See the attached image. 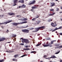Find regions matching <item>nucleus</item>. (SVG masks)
<instances>
[{"mask_svg":"<svg viewBox=\"0 0 62 62\" xmlns=\"http://www.w3.org/2000/svg\"><path fill=\"white\" fill-rule=\"evenodd\" d=\"M45 26L40 27L38 28H37L35 29H36V30H37L35 31H32V32H37L38 31H39V29H40V30H41L42 29H45Z\"/></svg>","mask_w":62,"mask_h":62,"instance_id":"f257e3e1","label":"nucleus"},{"mask_svg":"<svg viewBox=\"0 0 62 62\" xmlns=\"http://www.w3.org/2000/svg\"><path fill=\"white\" fill-rule=\"evenodd\" d=\"M56 40H53V41H51V43L50 44V43H49L48 45H43V46L44 47H48V46H49L50 47H52L53 46L51 44H54V42H55Z\"/></svg>","mask_w":62,"mask_h":62,"instance_id":"f03ea898","label":"nucleus"},{"mask_svg":"<svg viewBox=\"0 0 62 62\" xmlns=\"http://www.w3.org/2000/svg\"><path fill=\"white\" fill-rule=\"evenodd\" d=\"M23 23H12V25H15V26H17L18 24H23Z\"/></svg>","mask_w":62,"mask_h":62,"instance_id":"7ed1b4c3","label":"nucleus"},{"mask_svg":"<svg viewBox=\"0 0 62 62\" xmlns=\"http://www.w3.org/2000/svg\"><path fill=\"white\" fill-rule=\"evenodd\" d=\"M22 32H24V33H28L29 32V30L26 29H22Z\"/></svg>","mask_w":62,"mask_h":62,"instance_id":"20e7f679","label":"nucleus"},{"mask_svg":"<svg viewBox=\"0 0 62 62\" xmlns=\"http://www.w3.org/2000/svg\"><path fill=\"white\" fill-rule=\"evenodd\" d=\"M12 22V20H11L9 21H7V22H4V23H0V25H1V24H4V23H5V24H7V23H10V22Z\"/></svg>","mask_w":62,"mask_h":62,"instance_id":"39448f33","label":"nucleus"},{"mask_svg":"<svg viewBox=\"0 0 62 62\" xmlns=\"http://www.w3.org/2000/svg\"><path fill=\"white\" fill-rule=\"evenodd\" d=\"M23 40L25 41V43L26 44H27L30 43V41H29L28 39H23Z\"/></svg>","mask_w":62,"mask_h":62,"instance_id":"423d86ee","label":"nucleus"},{"mask_svg":"<svg viewBox=\"0 0 62 62\" xmlns=\"http://www.w3.org/2000/svg\"><path fill=\"white\" fill-rule=\"evenodd\" d=\"M8 15L10 16H14L15 15V14L12 12L8 13Z\"/></svg>","mask_w":62,"mask_h":62,"instance_id":"0eeeda50","label":"nucleus"},{"mask_svg":"<svg viewBox=\"0 0 62 62\" xmlns=\"http://www.w3.org/2000/svg\"><path fill=\"white\" fill-rule=\"evenodd\" d=\"M6 39H7L6 38H0V42L3 41L5 40H6Z\"/></svg>","mask_w":62,"mask_h":62,"instance_id":"6e6552de","label":"nucleus"},{"mask_svg":"<svg viewBox=\"0 0 62 62\" xmlns=\"http://www.w3.org/2000/svg\"><path fill=\"white\" fill-rule=\"evenodd\" d=\"M36 1L35 0H34L33 1H32L31 3H30L29 4V5H32L33 4H35L36 3Z\"/></svg>","mask_w":62,"mask_h":62,"instance_id":"1a4fd4ad","label":"nucleus"},{"mask_svg":"<svg viewBox=\"0 0 62 62\" xmlns=\"http://www.w3.org/2000/svg\"><path fill=\"white\" fill-rule=\"evenodd\" d=\"M57 24H56L55 25H54V23H53L52 22L51 23V26L53 27H55L57 25Z\"/></svg>","mask_w":62,"mask_h":62,"instance_id":"9d476101","label":"nucleus"},{"mask_svg":"<svg viewBox=\"0 0 62 62\" xmlns=\"http://www.w3.org/2000/svg\"><path fill=\"white\" fill-rule=\"evenodd\" d=\"M18 2V0H14V3L15 4L13 5V6H15L16 5V3Z\"/></svg>","mask_w":62,"mask_h":62,"instance_id":"9b49d317","label":"nucleus"},{"mask_svg":"<svg viewBox=\"0 0 62 62\" xmlns=\"http://www.w3.org/2000/svg\"><path fill=\"white\" fill-rule=\"evenodd\" d=\"M38 7H39V5H38L37 6H32L31 7L32 9H36L38 8Z\"/></svg>","mask_w":62,"mask_h":62,"instance_id":"f8f14e48","label":"nucleus"},{"mask_svg":"<svg viewBox=\"0 0 62 62\" xmlns=\"http://www.w3.org/2000/svg\"><path fill=\"white\" fill-rule=\"evenodd\" d=\"M51 6L50 7H53V6H55V4L54 3H50Z\"/></svg>","mask_w":62,"mask_h":62,"instance_id":"ddd939ff","label":"nucleus"},{"mask_svg":"<svg viewBox=\"0 0 62 62\" xmlns=\"http://www.w3.org/2000/svg\"><path fill=\"white\" fill-rule=\"evenodd\" d=\"M50 58H56V57H55V56L54 55H53L51 57H50Z\"/></svg>","mask_w":62,"mask_h":62,"instance_id":"4468645a","label":"nucleus"},{"mask_svg":"<svg viewBox=\"0 0 62 62\" xmlns=\"http://www.w3.org/2000/svg\"><path fill=\"white\" fill-rule=\"evenodd\" d=\"M36 53H37V52L35 51H32L31 52V53H34V54H36Z\"/></svg>","mask_w":62,"mask_h":62,"instance_id":"2eb2a0df","label":"nucleus"},{"mask_svg":"<svg viewBox=\"0 0 62 62\" xmlns=\"http://www.w3.org/2000/svg\"><path fill=\"white\" fill-rule=\"evenodd\" d=\"M23 49L24 50H25V51H27V50H30V48H24Z\"/></svg>","mask_w":62,"mask_h":62,"instance_id":"dca6fc26","label":"nucleus"},{"mask_svg":"<svg viewBox=\"0 0 62 62\" xmlns=\"http://www.w3.org/2000/svg\"><path fill=\"white\" fill-rule=\"evenodd\" d=\"M55 14V13H54L53 14H49V16H53V15H54Z\"/></svg>","mask_w":62,"mask_h":62,"instance_id":"f3484780","label":"nucleus"},{"mask_svg":"<svg viewBox=\"0 0 62 62\" xmlns=\"http://www.w3.org/2000/svg\"><path fill=\"white\" fill-rule=\"evenodd\" d=\"M21 39H22V42L23 43L25 42V41L23 40V39H23V38H21Z\"/></svg>","mask_w":62,"mask_h":62,"instance_id":"a211bd4d","label":"nucleus"},{"mask_svg":"<svg viewBox=\"0 0 62 62\" xmlns=\"http://www.w3.org/2000/svg\"><path fill=\"white\" fill-rule=\"evenodd\" d=\"M53 21V20L52 19H49L48 21V23L50 22L51 21Z\"/></svg>","mask_w":62,"mask_h":62,"instance_id":"6ab92c4d","label":"nucleus"},{"mask_svg":"<svg viewBox=\"0 0 62 62\" xmlns=\"http://www.w3.org/2000/svg\"><path fill=\"white\" fill-rule=\"evenodd\" d=\"M62 28V27L61 26L59 27L58 28H57L56 27V29H57V30H58V29H61Z\"/></svg>","mask_w":62,"mask_h":62,"instance_id":"aec40b11","label":"nucleus"},{"mask_svg":"<svg viewBox=\"0 0 62 62\" xmlns=\"http://www.w3.org/2000/svg\"><path fill=\"white\" fill-rule=\"evenodd\" d=\"M59 45H60L59 44H55V46H59Z\"/></svg>","mask_w":62,"mask_h":62,"instance_id":"412c9836","label":"nucleus"},{"mask_svg":"<svg viewBox=\"0 0 62 62\" xmlns=\"http://www.w3.org/2000/svg\"><path fill=\"white\" fill-rule=\"evenodd\" d=\"M36 20V18H34L33 19H31V20L32 21H35V20Z\"/></svg>","mask_w":62,"mask_h":62,"instance_id":"4be33fe9","label":"nucleus"},{"mask_svg":"<svg viewBox=\"0 0 62 62\" xmlns=\"http://www.w3.org/2000/svg\"><path fill=\"white\" fill-rule=\"evenodd\" d=\"M40 22H41L40 21H37V24H39V23Z\"/></svg>","mask_w":62,"mask_h":62,"instance_id":"5701e85b","label":"nucleus"},{"mask_svg":"<svg viewBox=\"0 0 62 62\" xmlns=\"http://www.w3.org/2000/svg\"><path fill=\"white\" fill-rule=\"evenodd\" d=\"M22 6V8H24L26 7V6H25L24 4H23V5Z\"/></svg>","mask_w":62,"mask_h":62,"instance_id":"b1692460","label":"nucleus"},{"mask_svg":"<svg viewBox=\"0 0 62 62\" xmlns=\"http://www.w3.org/2000/svg\"><path fill=\"white\" fill-rule=\"evenodd\" d=\"M18 56V54H15V55L14 56V57L15 58H16V57H17V56Z\"/></svg>","mask_w":62,"mask_h":62,"instance_id":"393cba45","label":"nucleus"},{"mask_svg":"<svg viewBox=\"0 0 62 62\" xmlns=\"http://www.w3.org/2000/svg\"><path fill=\"white\" fill-rule=\"evenodd\" d=\"M51 11H54V9H51L49 10Z\"/></svg>","mask_w":62,"mask_h":62,"instance_id":"a878e982","label":"nucleus"},{"mask_svg":"<svg viewBox=\"0 0 62 62\" xmlns=\"http://www.w3.org/2000/svg\"><path fill=\"white\" fill-rule=\"evenodd\" d=\"M21 3H24V0H21Z\"/></svg>","mask_w":62,"mask_h":62,"instance_id":"bb28decb","label":"nucleus"},{"mask_svg":"<svg viewBox=\"0 0 62 62\" xmlns=\"http://www.w3.org/2000/svg\"><path fill=\"white\" fill-rule=\"evenodd\" d=\"M17 17H18V18H20L21 17V15H17L16 16Z\"/></svg>","mask_w":62,"mask_h":62,"instance_id":"cd10ccee","label":"nucleus"},{"mask_svg":"<svg viewBox=\"0 0 62 62\" xmlns=\"http://www.w3.org/2000/svg\"><path fill=\"white\" fill-rule=\"evenodd\" d=\"M56 30H57V29L56 28L54 30H53L52 31V32H54V31H56Z\"/></svg>","mask_w":62,"mask_h":62,"instance_id":"c85d7f7f","label":"nucleus"},{"mask_svg":"<svg viewBox=\"0 0 62 62\" xmlns=\"http://www.w3.org/2000/svg\"><path fill=\"white\" fill-rule=\"evenodd\" d=\"M13 61H17V59H12Z\"/></svg>","mask_w":62,"mask_h":62,"instance_id":"c756f323","label":"nucleus"},{"mask_svg":"<svg viewBox=\"0 0 62 62\" xmlns=\"http://www.w3.org/2000/svg\"><path fill=\"white\" fill-rule=\"evenodd\" d=\"M48 43H49V42L47 41V42L46 43V44L43 45H43H48L49 44H48Z\"/></svg>","mask_w":62,"mask_h":62,"instance_id":"7c9ffc66","label":"nucleus"},{"mask_svg":"<svg viewBox=\"0 0 62 62\" xmlns=\"http://www.w3.org/2000/svg\"><path fill=\"white\" fill-rule=\"evenodd\" d=\"M60 52V51H59V52H56V53H55V54H59V53Z\"/></svg>","mask_w":62,"mask_h":62,"instance_id":"2f4dec72","label":"nucleus"},{"mask_svg":"<svg viewBox=\"0 0 62 62\" xmlns=\"http://www.w3.org/2000/svg\"><path fill=\"white\" fill-rule=\"evenodd\" d=\"M41 44H38L37 45H36V47H38V46H39V45H40Z\"/></svg>","mask_w":62,"mask_h":62,"instance_id":"473e14b6","label":"nucleus"},{"mask_svg":"<svg viewBox=\"0 0 62 62\" xmlns=\"http://www.w3.org/2000/svg\"><path fill=\"white\" fill-rule=\"evenodd\" d=\"M4 60L2 59V60H0V62H3V61H4Z\"/></svg>","mask_w":62,"mask_h":62,"instance_id":"72a5a7b5","label":"nucleus"},{"mask_svg":"<svg viewBox=\"0 0 62 62\" xmlns=\"http://www.w3.org/2000/svg\"><path fill=\"white\" fill-rule=\"evenodd\" d=\"M27 55L26 54H25V55H22L21 56V57H23L24 56H27Z\"/></svg>","mask_w":62,"mask_h":62,"instance_id":"f704fd0d","label":"nucleus"},{"mask_svg":"<svg viewBox=\"0 0 62 62\" xmlns=\"http://www.w3.org/2000/svg\"><path fill=\"white\" fill-rule=\"evenodd\" d=\"M34 29V28H31L30 29V30H33V29Z\"/></svg>","mask_w":62,"mask_h":62,"instance_id":"c9c22d12","label":"nucleus"},{"mask_svg":"<svg viewBox=\"0 0 62 62\" xmlns=\"http://www.w3.org/2000/svg\"><path fill=\"white\" fill-rule=\"evenodd\" d=\"M6 33H8V32H9V31L8 30H7V31H6Z\"/></svg>","mask_w":62,"mask_h":62,"instance_id":"e433bc0d","label":"nucleus"},{"mask_svg":"<svg viewBox=\"0 0 62 62\" xmlns=\"http://www.w3.org/2000/svg\"><path fill=\"white\" fill-rule=\"evenodd\" d=\"M39 15H37L36 16V17L35 18H36V19H37V18H39Z\"/></svg>","mask_w":62,"mask_h":62,"instance_id":"4c0bfd02","label":"nucleus"},{"mask_svg":"<svg viewBox=\"0 0 62 62\" xmlns=\"http://www.w3.org/2000/svg\"><path fill=\"white\" fill-rule=\"evenodd\" d=\"M23 8L22 5V6H20L19 7V8Z\"/></svg>","mask_w":62,"mask_h":62,"instance_id":"58836bf2","label":"nucleus"},{"mask_svg":"<svg viewBox=\"0 0 62 62\" xmlns=\"http://www.w3.org/2000/svg\"><path fill=\"white\" fill-rule=\"evenodd\" d=\"M56 9H57L56 10V11H58V10H59V8H56Z\"/></svg>","mask_w":62,"mask_h":62,"instance_id":"ea45409f","label":"nucleus"},{"mask_svg":"<svg viewBox=\"0 0 62 62\" xmlns=\"http://www.w3.org/2000/svg\"><path fill=\"white\" fill-rule=\"evenodd\" d=\"M28 27V26L27 25L26 26L23 27V28H26L27 27Z\"/></svg>","mask_w":62,"mask_h":62,"instance_id":"a19ab883","label":"nucleus"},{"mask_svg":"<svg viewBox=\"0 0 62 62\" xmlns=\"http://www.w3.org/2000/svg\"><path fill=\"white\" fill-rule=\"evenodd\" d=\"M16 37V35H13V37Z\"/></svg>","mask_w":62,"mask_h":62,"instance_id":"79ce46f5","label":"nucleus"},{"mask_svg":"<svg viewBox=\"0 0 62 62\" xmlns=\"http://www.w3.org/2000/svg\"><path fill=\"white\" fill-rule=\"evenodd\" d=\"M47 40H50L51 39V38H47Z\"/></svg>","mask_w":62,"mask_h":62,"instance_id":"37998d69","label":"nucleus"},{"mask_svg":"<svg viewBox=\"0 0 62 62\" xmlns=\"http://www.w3.org/2000/svg\"><path fill=\"white\" fill-rule=\"evenodd\" d=\"M20 45H24V44L23 43H21L20 44Z\"/></svg>","mask_w":62,"mask_h":62,"instance_id":"c03bdc74","label":"nucleus"},{"mask_svg":"<svg viewBox=\"0 0 62 62\" xmlns=\"http://www.w3.org/2000/svg\"><path fill=\"white\" fill-rule=\"evenodd\" d=\"M44 58H45V57H47V56L46 55H45L44 56Z\"/></svg>","mask_w":62,"mask_h":62,"instance_id":"a18cd8bd","label":"nucleus"},{"mask_svg":"<svg viewBox=\"0 0 62 62\" xmlns=\"http://www.w3.org/2000/svg\"><path fill=\"white\" fill-rule=\"evenodd\" d=\"M59 34L60 35H61V36L62 35V33H59Z\"/></svg>","mask_w":62,"mask_h":62,"instance_id":"49530a36","label":"nucleus"},{"mask_svg":"<svg viewBox=\"0 0 62 62\" xmlns=\"http://www.w3.org/2000/svg\"><path fill=\"white\" fill-rule=\"evenodd\" d=\"M29 46H25V47L26 48H28Z\"/></svg>","mask_w":62,"mask_h":62,"instance_id":"de8ad7c7","label":"nucleus"},{"mask_svg":"<svg viewBox=\"0 0 62 62\" xmlns=\"http://www.w3.org/2000/svg\"><path fill=\"white\" fill-rule=\"evenodd\" d=\"M31 11H32L33 12L34 11V10L33 9H31Z\"/></svg>","mask_w":62,"mask_h":62,"instance_id":"09e8293b","label":"nucleus"},{"mask_svg":"<svg viewBox=\"0 0 62 62\" xmlns=\"http://www.w3.org/2000/svg\"><path fill=\"white\" fill-rule=\"evenodd\" d=\"M28 20L27 18H25L24 19V20Z\"/></svg>","mask_w":62,"mask_h":62,"instance_id":"8fccbe9b","label":"nucleus"},{"mask_svg":"<svg viewBox=\"0 0 62 62\" xmlns=\"http://www.w3.org/2000/svg\"><path fill=\"white\" fill-rule=\"evenodd\" d=\"M47 58L48 59H50L51 58V57H48V58Z\"/></svg>","mask_w":62,"mask_h":62,"instance_id":"3c124183","label":"nucleus"},{"mask_svg":"<svg viewBox=\"0 0 62 62\" xmlns=\"http://www.w3.org/2000/svg\"><path fill=\"white\" fill-rule=\"evenodd\" d=\"M18 2L19 3H21V0L19 1Z\"/></svg>","mask_w":62,"mask_h":62,"instance_id":"603ef678","label":"nucleus"},{"mask_svg":"<svg viewBox=\"0 0 62 62\" xmlns=\"http://www.w3.org/2000/svg\"><path fill=\"white\" fill-rule=\"evenodd\" d=\"M60 62H62V60H60Z\"/></svg>","mask_w":62,"mask_h":62,"instance_id":"864d4df0","label":"nucleus"},{"mask_svg":"<svg viewBox=\"0 0 62 62\" xmlns=\"http://www.w3.org/2000/svg\"><path fill=\"white\" fill-rule=\"evenodd\" d=\"M52 1H54V0H52ZM55 1H58V0H56Z\"/></svg>","mask_w":62,"mask_h":62,"instance_id":"5fc2aeb1","label":"nucleus"},{"mask_svg":"<svg viewBox=\"0 0 62 62\" xmlns=\"http://www.w3.org/2000/svg\"><path fill=\"white\" fill-rule=\"evenodd\" d=\"M6 52H7V53H9V51H6Z\"/></svg>","mask_w":62,"mask_h":62,"instance_id":"6e6d98bb","label":"nucleus"},{"mask_svg":"<svg viewBox=\"0 0 62 62\" xmlns=\"http://www.w3.org/2000/svg\"><path fill=\"white\" fill-rule=\"evenodd\" d=\"M27 21H25V22L24 23H27Z\"/></svg>","mask_w":62,"mask_h":62,"instance_id":"4d7b16f0","label":"nucleus"},{"mask_svg":"<svg viewBox=\"0 0 62 62\" xmlns=\"http://www.w3.org/2000/svg\"><path fill=\"white\" fill-rule=\"evenodd\" d=\"M62 13V12H59V13Z\"/></svg>","mask_w":62,"mask_h":62,"instance_id":"13d9d810","label":"nucleus"},{"mask_svg":"<svg viewBox=\"0 0 62 62\" xmlns=\"http://www.w3.org/2000/svg\"><path fill=\"white\" fill-rule=\"evenodd\" d=\"M1 27L2 28H4V27L3 26H1Z\"/></svg>","mask_w":62,"mask_h":62,"instance_id":"bf43d9fd","label":"nucleus"},{"mask_svg":"<svg viewBox=\"0 0 62 62\" xmlns=\"http://www.w3.org/2000/svg\"><path fill=\"white\" fill-rule=\"evenodd\" d=\"M53 30V29H52L51 30H50V31H52Z\"/></svg>","mask_w":62,"mask_h":62,"instance_id":"052dcab7","label":"nucleus"},{"mask_svg":"<svg viewBox=\"0 0 62 62\" xmlns=\"http://www.w3.org/2000/svg\"><path fill=\"white\" fill-rule=\"evenodd\" d=\"M23 13H25V12L24 11H23Z\"/></svg>","mask_w":62,"mask_h":62,"instance_id":"680f3d73","label":"nucleus"},{"mask_svg":"<svg viewBox=\"0 0 62 62\" xmlns=\"http://www.w3.org/2000/svg\"><path fill=\"white\" fill-rule=\"evenodd\" d=\"M61 9H62V6L61 7Z\"/></svg>","mask_w":62,"mask_h":62,"instance_id":"e2e57ef3","label":"nucleus"},{"mask_svg":"<svg viewBox=\"0 0 62 62\" xmlns=\"http://www.w3.org/2000/svg\"><path fill=\"white\" fill-rule=\"evenodd\" d=\"M10 42H7V43H10Z\"/></svg>","mask_w":62,"mask_h":62,"instance_id":"0e129e2a","label":"nucleus"},{"mask_svg":"<svg viewBox=\"0 0 62 62\" xmlns=\"http://www.w3.org/2000/svg\"><path fill=\"white\" fill-rule=\"evenodd\" d=\"M1 16H2V17H3V16H4V15H1Z\"/></svg>","mask_w":62,"mask_h":62,"instance_id":"69168bd1","label":"nucleus"},{"mask_svg":"<svg viewBox=\"0 0 62 62\" xmlns=\"http://www.w3.org/2000/svg\"><path fill=\"white\" fill-rule=\"evenodd\" d=\"M1 46H0V49H1Z\"/></svg>","mask_w":62,"mask_h":62,"instance_id":"338daca9","label":"nucleus"},{"mask_svg":"<svg viewBox=\"0 0 62 62\" xmlns=\"http://www.w3.org/2000/svg\"><path fill=\"white\" fill-rule=\"evenodd\" d=\"M4 11H6V9L5 8V9H4Z\"/></svg>","mask_w":62,"mask_h":62,"instance_id":"774afa93","label":"nucleus"}]
</instances>
